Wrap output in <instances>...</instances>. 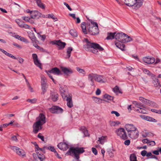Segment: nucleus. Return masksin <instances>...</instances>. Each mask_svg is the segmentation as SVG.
<instances>
[{"label": "nucleus", "mask_w": 161, "mask_h": 161, "mask_svg": "<svg viewBox=\"0 0 161 161\" xmlns=\"http://www.w3.org/2000/svg\"><path fill=\"white\" fill-rule=\"evenodd\" d=\"M29 36L32 41H35L36 40V37L33 33L30 34Z\"/></svg>", "instance_id": "09e8293b"}, {"label": "nucleus", "mask_w": 161, "mask_h": 161, "mask_svg": "<svg viewBox=\"0 0 161 161\" xmlns=\"http://www.w3.org/2000/svg\"><path fill=\"white\" fill-rule=\"evenodd\" d=\"M5 55L8 57H11V58H13L14 59H17V58L16 57H14V56L13 55L11 54L8 53V52H7V53H6Z\"/></svg>", "instance_id": "5fc2aeb1"}, {"label": "nucleus", "mask_w": 161, "mask_h": 161, "mask_svg": "<svg viewBox=\"0 0 161 161\" xmlns=\"http://www.w3.org/2000/svg\"><path fill=\"white\" fill-rule=\"evenodd\" d=\"M113 90L117 94H118V93H122L121 91H119L118 86H116L115 87L113 88Z\"/></svg>", "instance_id": "37998d69"}, {"label": "nucleus", "mask_w": 161, "mask_h": 161, "mask_svg": "<svg viewBox=\"0 0 161 161\" xmlns=\"http://www.w3.org/2000/svg\"><path fill=\"white\" fill-rule=\"evenodd\" d=\"M51 43L53 45H58L59 49H64L66 45L65 42H62L60 40L53 41L51 42Z\"/></svg>", "instance_id": "f8f14e48"}, {"label": "nucleus", "mask_w": 161, "mask_h": 161, "mask_svg": "<svg viewBox=\"0 0 161 161\" xmlns=\"http://www.w3.org/2000/svg\"><path fill=\"white\" fill-rule=\"evenodd\" d=\"M10 148L15 152L17 154L22 157H24L25 156V151L22 149L15 146H10Z\"/></svg>", "instance_id": "0eeeda50"}, {"label": "nucleus", "mask_w": 161, "mask_h": 161, "mask_svg": "<svg viewBox=\"0 0 161 161\" xmlns=\"http://www.w3.org/2000/svg\"><path fill=\"white\" fill-rule=\"evenodd\" d=\"M41 83L42 84L44 85V84H47L46 81V78L44 76L42 75L41 77Z\"/></svg>", "instance_id": "c03bdc74"}, {"label": "nucleus", "mask_w": 161, "mask_h": 161, "mask_svg": "<svg viewBox=\"0 0 161 161\" xmlns=\"http://www.w3.org/2000/svg\"><path fill=\"white\" fill-rule=\"evenodd\" d=\"M84 152L85 150L83 147H71L67 152L66 154L70 155L72 153L76 159H79L80 158L79 155Z\"/></svg>", "instance_id": "f03ea898"}, {"label": "nucleus", "mask_w": 161, "mask_h": 161, "mask_svg": "<svg viewBox=\"0 0 161 161\" xmlns=\"http://www.w3.org/2000/svg\"><path fill=\"white\" fill-rule=\"evenodd\" d=\"M35 1L37 6L43 9L45 8V6L44 4L42 2L41 0H35Z\"/></svg>", "instance_id": "7c9ffc66"}, {"label": "nucleus", "mask_w": 161, "mask_h": 161, "mask_svg": "<svg viewBox=\"0 0 161 161\" xmlns=\"http://www.w3.org/2000/svg\"><path fill=\"white\" fill-rule=\"evenodd\" d=\"M42 125L39 121H36L33 125V132L35 134L37 133L40 130L42 129Z\"/></svg>", "instance_id": "1a4fd4ad"}, {"label": "nucleus", "mask_w": 161, "mask_h": 161, "mask_svg": "<svg viewBox=\"0 0 161 161\" xmlns=\"http://www.w3.org/2000/svg\"><path fill=\"white\" fill-rule=\"evenodd\" d=\"M22 19L26 22H29L30 19V18L29 17L23 16L22 17Z\"/></svg>", "instance_id": "6e6d98bb"}, {"label": "nucleus", "mask_w": 161, "mask_h": 161, "mask_svg": "<svg viewBox=\"0 0 161 161\" xmlns=\"http://www.w3.org/2000/svg\"><path fill=\"white\" fill-rule=\"evenodd\" d=\"M65 99L67 102V106L69 108H72L73 106L72 95H69V96L66 97Z\"/></svg>", "instance_id": "b1692460"}, {"label": "nucleus", "mask_w": 161, "mask_h": 161, "mask_svg": "<svg viewBox=\"0 0 161 161\" xmlns=\"http://www.w3.org/2000/svg\"><path fill=\"white\" fill-rule=\"evenodd\" d=\"M38 138H40L42 141H44V137L42 136L41 134L39 133L37 136Z\"/></svg>", "instance_id": "bf43d9fd"}, {"label": "nucleus", "mask_w": 161, "mask_h": 161, "mask_svg": "<svg viewBox=\"0 0 161 161\" xmlns=\"http://www.w3.org/2000/svg\"><path fill=\"white\" fill-rule=\"evenodd\" d=\"M130 143V141L129 140H126L124 142V144L128 146Z\"/></svg>", "instance_id": "0e129e2a"}, {"label": "nucleus", "mask_w": 161, "mask_h": 161, "mask_svg": "<svg viewBox=\"0 0 161 161\" xmlns=\"http://www.w3.org/2000/svg\"><path fill=\"white\" fill-rule=\"evenodd\" d=\"M129 136L133 139L137 138L139 136V131L137 128L133 131H131L128 133Z\"/></svg>", "instance_id": "4468645a"}, {"label": "nucleus", "mask_w": 161, "mask_h": 161, "mask_svg": "<svg viewBox=\"0 0 161 161\" xmlns=\"http://www.w3.org/2000/svg\"><path fill=\"white\" fill-rule=\"evenodd\" d=\"M58 147L61 150H66L68 148V145L65 142H60L57 145Z\"/></svg>", "instance_id": "6ab92c4d"}, {"label": "nucleus", "mask_w": 161, "mask_h": 161, "mask_svg": "<svg viewBox=\"0 0 161 161\" xmlns=\"http://www.w3.org/2000/svg\"><path fill=\"white\" fill-rule=\"evenodd\" d=\"M82 131L84 133L85 136H89V134L88 132V131L86 129V127L84 126L81 128Z\"/></svg>", "instance_id": "c9c22d12"}, {"label": "nucleus", "mask_w": 161, "mask_h": 161, "mask_svg": "<svg viewBox=\"0 0 161 161\" xmlns=\"http://www.w3.org/2000/svg\"><path fill=\"white\" fill-rule=\"evenodd\" d=\"M115 44L116 47L120 49L122 51H125V45L123 43L118 41H115Z\"/></svg>", "instance_id": "a878e982"}, {"label": "nucleus", "mask_w": 161, "mask_h": 161, "mask_svg": "<svg viewBox=\"0 0 161 161\" xmlns=\"http://www.w3.org/2000/svg\"><path fill=\"white\" fill-rule=\"evenodd\" d=\"M151 111L152 112L161 114V110H157L154 109H151Z\"/></svg>", "instance_id": "3c124183"}, {"label": "nucleus", "mask_w": 161, "mask_h": 161, "mask_svg": "<svg viewBox=\"0 0 161 161\" xmlns=\"http://www.w3.org/2000/svg\"><path fill=\"white\" fill-rule=\"evenodd\" d=\"M88 80L91 82V85L94 86V87L95 86L94 79L99 83H104L106 82L105 78L103 76L96 74L90 73L88 75Z\"/></svg>", "instance_id": "f257e3e1"}, {"label": "nucleus", "mask_w": 161, "mask_h": 161, "mask_svg": "<svg viewBox=\"0 0 161 161\" xmlns=\"http://www.w3.org/2000/svg\"><path fill=\"white\" fill-rule=\"evenodd\" d=\"M15 21L19 26L21 28L26 29H31V27L29 25L25 24L23 22L20 20V19H16L15 20Z\"/></svg>", "instance_id": "2eb2a0df"}, {"label": "nucleus", "mask_w": 161, "mask_h": 161, "mask_svg": "<svg viewBox=\"0 0 161 161\" xmlns=\"http://www.w3.org/2000/svg\"><path fill=\"white\" fill-rule=\"evenodd\" d=\"M48 18H51L52 19H56V20H55V21H56L57 20V18L55 17V16H54V15L52 14H48Z\"/></svg>", "instance_id": "603ef678"}, {"label": "nucleus", "mask_w": 161, "mask_h": 161, "mask_svg": "<svg viewBox=\"0 0 161 161\" xmlns=\"http://www.w3.org/2000/svg\"><path fill=\"white\" fill-rule=\"evenodd\" d=\"M138 113H141L143 114H146L147 113V111L145 109L143 108H141L140 109H138L135 110Z\"/></svg>", "instance_id": "4c0bfd02"}, {"label": "nucleus", "mask_w": 161, "mask_h": 161, "mask_svg": "<svg viewBox=\"0 0 161 161\" xmlns=\"http://www.w3.org/2000/svg\"><path fill=\"white\" fill-rule=\"evenodd\" d=\"M111 113L112 114H115L117 117H119L120 115L119 113L117 111H111Z\"/></svg>", "instance_id": "680f3d73"}, {"label": "nucleus", "mask_w": 161, "mask_h": 161, "mask_svg": "<svg viewBox=\"0 0 161 161\" xmlns=\"http://www.w3.org/2000/svg\"><path fill=\"white\" fill-rule=\"evenodd\" d=\"M47 149L51 150L52 152H53L54 153L56 152V150L54 149V147L52 146H49L48 147H47Z\"/></svg>", "instance_id": "864d4df0"}, {"label": "nucleus", "mask_w": 161, "mask_h": 161, "mask_svg": "<svg viewBox=\"0 0 161 161\" xmlns=\"http://www.w3.org/2000/svg\"><path fill=\"white\" fill-rule=\"evenodd\" d=\"M60 68L64 73L67 75H69L72 74L73 72V70L69 68H67L64 67H61Z\"/></svg>", "instance_id": "a211bd4d"}, {"label": "nucleus", "mask_w": 161, "mask_h": 161, "mask_svg": "<svg viewBox=\"0 0 161 161\" xmlns=\"http://www.w3.org/2000/svg\"><path fill=\"white\" fill-rule=\"evenodd\" d=\"M73 50L72 47H69L68 48L67 53V56L68 57V58H69L70 56V54L71 51Z\"/></svg>", "instance_id": "a18cd8bd"}, {"label": "nucleus", "mask_w": 161, "mask_h": 161, "mask_svg": "<svg viewBox=\"0 0 161 161\" xmlns=\"http://www.w3.org/2000/svg\"><path fill=\"white\" fill-rule=\"evenodd\" d=\"M64 4L65 6H66L70 11H71L72 10L71 8L70 7L68 4H67V3H66V2H64Z\"/></svg>", "instance_id": "69168bd1"}, {"label": "nucleus", "mask_w": 161, "mask_h": 161, "mask_svg": "<svg viewBox=\"0 0 161 161\" xmlns=\"http://www.w3.org/2000/svg\"><path fill=\"white\" fill-rule=\"evenodd\" d=\"M125 3L129 6H134V8L137 9L142 5L143 0H125Z\"/></svg>", "instance_id": "7ed1b4c3"}, {"label": "nucleus", "mask_w": 161, "mask_h": 161, "mask_svg": "<svg viewBox=\"0 0 161 161\" xmlns=\"http://www.w3.org/2000/svg\"><path fill=\"white\" fill-rule=\"evenodd\" d=\"M31 15V19H35L39 18L41 16V14L37 11H33Z\"/></svg>", "instance_id": "412c9836"}, {"label": "nucleus", "mask_w": 161, "mask_h": 161, "mask_svg": "<svg viewBox=\"0 0 161 161\" xmlns=\"http://www.w3.org/2000/svg\"><path fill=\"white\" fill-rule=\"evenodd\" d=\"M26 101L31 103H35L37 102V99L35 98L32 99H28Z\"/></svg>", "instance_id": "de8ad7c7"}, {"label": "nucleus", "mask_w": 161, "mask_h": 161, "mask_svg": "<svg viewBox=\"0 0 161 161\" xmlns=\"http://www.w3.org/2000/svg\"><path fill=\"white\" fill-rule=\"evenodd\" d=\"M101 93V90L97 88L96 92V94L97 95H99Z\"/></svg>", "instance_id": "338daca9"}, {"label": "nucleus", "mask_w": 161, "mask_h": 161, "mask_svg": "<svg viewBox=\"0 0 161 161\" xmlns=\"http://www.w3.org/2000/svg\"><path fill=\"white\" fill-rule=\"evenodd\" d=\"M115 32L112 33L111 32H108L107 33L108 36L106 39L107 40H112L114 38L115 36Z\"/></svg>", "instance_id": "c85d7f7f"}, {"label": "nucleus", "mask_w": 161, "mask_h": 161, "mask_svg": "<svg viewBox=\"0 0 161 161\" xmlns=\"http://www.w3.org/2000/svg\"><path fill=\"white\" fill-rule=\"evenodd\" d=\"M48 86V85L47 83L44 84V85H41L42 89V92L41 93L42 94H44L46 92L47 88Z\"/></svg>", "instance_id": "2f4dec72"}, {"label": "nucleus", "mask_w": 161, "mask_h": 161, "mask_svg": "<svg viewBox=\"0 0 161 161\" xmlns=\"http://www.w3.org/2000/svg\"><path fill=\"white\" fill-rule=\"evenodd\" d=\"M76 70L78 72H79L80 73H82V74H85V70L83 69H80L79 67H77Z\"/></svg>", "instance_id": "8fccbe9b"}, {"label": "nucleus", "mask_w": 161, "mask_h": 161, "mask_svg": "<svg viewBox=\"0 0 161 161\" xmlns=\"http://www.w3.org/2000/svg\"><path fill=\"white\" fill-rule=\"evenodd\" d=\"M48 72L50 73H53L57 75H59L62 74L60 70L57 67L52 68L51 70H48Z\"/></svg>", "instance_id": "5701e85b"}, {"label": "nucleus", "mask_w": 161, "mask_h": 161, "mask_svg": "<svg viewBox=\"0 0 161 161\" xmlns=\"http://www.w3.org/2000/svg\"><path fill=\"white\" fill-rule=\"evenodd\" d=\"M130 161H137L136 157L134 154H131L130 157Z\"/></svg>", "instance_id": "79ce46f5"}, {"label": "nucleus", "mask_w": 161, "mask_h": 161, "mask_svg": "<svg viewBox=\"0 0 161 161\" xmlns=\"http://www.w3.org/2000/svg\"><path fill=\"white\" fill-rule=\"evenodd\" d=\"M45 119V115L42 113H41L39 116L36 118V121H39L43 125L46 122Z\"/></svg>", "instance_id": "f3484780"}, {"label": "nucleus", "mask_w": 161, "mask_h": 161, "mask_svg": "<svg viewBox=\"0 0 161 161\" xmlns=\"http://www.w3.org/2000/svg\"><path fill=\"white\" fill-rule=\"evenodd\" d=\"M58 95L57 93L52 92L50 93V97L52 100L54 102H56L58 100Z\"/></svg>", "instance_id": "bb28decb"}, {"label": "nucleus", "mask_w": 161, "mask_h": 161, "mask_svg": "<svg viewBox=\"0 0 161 161\" xmlns=\"http://www.w3.org/2000/svg\"><path fill=\"white\" fill-rule=\"evenodd\" d=\"M106 136H102L98 138V141L101 144H103L104 142Z\"/></svg>", "instance_id": "ea45409f"}, {"label": "nucleus", "mask_w": 161, "mask_h": 161, "mask_svg": "<svg viewBox=\"0 0 161 161\" xmlns=\"http://www.w3.org/2000/svg\"><path fill=\"white\" fill-rule=\"evenodd\" d=\"M125 127L128 133L131 131H133V130L136 129V128H137L133 124H126L125 126Z\"/></svg>", "instance_id": "aec40b11"}, {"label": "nucleus", "mask_w": 161, "mask_h": 161, "mask_svg": "<svg viewBox=\"0 0 161 161\" xmlns=\"http://www.w3.org/2000/svg\"><path fill=\"white\" fill-rule=\"evenodd\" d=\"M147 151L146 150H144L141 152V154L143 157L146 156Z\"/></svg>", "instance_id": "e2e57ef3"}, {"label": "nucleus", "mask_w": 161, "mask_h": 161, "mask_svg": "<svg viewBox=\"0 0 161 161\" xmlns=\"http://www.w3.org/2000/svg\"><path fill=\"white\" fill-rule=\"evenodd\" d=\"M92 150L93 153L95 155H96L97 154V149L94 147H92Z\"/></svg>", "instance_id": "052dcab7"}, {"label": "nucleus", "mask_w": 161, "mask_h": 161, "mask_svg": "<svg viewBox=\"0 0 161 161\" xmlns=\"http://www.w3.org/2000/svg\"><path fill=\"white\" fill-rule=\"evenodd\" d=\"M86 25V24L85 22H83L81 24V27L82 29V31L85 34H87Z\"/></svg>", "instance_id": "473e14b6"}, {"label": "nucleus", "mask_w": 161, "mask_h": 161, "mask_svg": "<svg viewBox=\"0 0 161 161\" xmlns=\"http://www.w3.org/2000/svg\"><path fill=\"white\" fill-rule=\"evenodd\" d=\"M140 116L143 119H144L147 121L154 122H157V121L156 119L152 117H151L149 116L143 115H140Z\"/></svg>", "instance_id": "393cba45"}, {"label": "nucleus", "mask_w": 161, "mask_h": 161, "mask_svg": "<svg viewBox=\"0 0 161 161\" xmlns=\"http://www.w3.org/2000/svg\"><path fill=\"white\" fill-rule=\"evenodd\" d=\"M37 154V157L40 160V161H43L45 159V157L43 154H39V153Z\"/></svg>", "instance_id": "a19ab883"}, {"label": "nucleus", "mask_w": 161, "mask_h": 161, "mask_svg": "<svg viewBox=\"0 0 161 161\" xmlns=\"http://www.w3.org/2000/svg\"><path fill=\"white\" fill-rule=\"evenodd\" d=\"M69 34L73 37H76L77 36V33L75 30L71 29L69 32Z\"/></svg>", "instance_id": "f704fd0d"}, {"label": "nucleus", "mask_w": 161, "mask_h": 161, "mask_svg": "<svg viewBox=\"0 0 161 161\" xmlns=\"http://www.w3.org/2000/svg\"><path fill=\"white\" fill-rule=\"evenodd\" d=\"M21 41H22L24 42L25 43H27L28 42V41L27 39H26L25 38H24V37H22L21 36H20V38L19 39V40Z\"/></svg>", "instance_id": "4d7b16f0"}, {"label": "nucleus", "mask_w": 161, "mask_h": 161, "mask_svg": "<svg viewBox=\"0 0 161 161\" xmlns=\"http://www.w3.org/2000/svg\"><path fill=\"white\" fill-rule=\"evenodd\" d=\"M91 22L93 26H90L88 28L87 30L88 32L92 35H95L98 34L99 33V29L97 23L95 22H92V21Z\"/></svg>", "instance_id": "39448f33"}, {"label": "nucleus", "mask_w": 161, "mask_h": 161, "mask_svg": "<svg viewBox=\"0 0 161 161\" xmlns=\"http://www.w3.org/2000/svg\"><path fill=\"white\" fill-rule=\"evenodd\" d=\"M134 103H135V106L136 107L139 108V109H140L141 108H144L145 107L141 103H138L136 101L134 102Z\"/></svg>", "instance_id": "e433bc0d"}, {"label": "nucleus", "mask_w": 161, "mask_h": 161, "mask_svg": "<svg viewBox=\"0 0 161 161\" xmlns=\"http://www.w3.org/2000/svg\"><path fill=\"white\" fill-rule=\"evenodd\" d=\"M139 99L143 103L148 106L151 107H153L155 106V105L156 103L154 102H152L150 100L145 99L142 97H140L139 98Z\"/></svg>", "instance_id": "9b49d317"}, {"label": "nucleus", "mask_w": 161, "mask_h": 161, "mask_svg": "<svg viewBox=\"0 0 161 161\" xmlns=\"http://www.w3.org/2000/svg\"><path fill=\"white\" fill-rule=\"evenodd\" d=\"M143 61L146 63L150 64L154 63L155 62V59L153 58L145 57L143 58Z\"/></svg>", "instance_id": "4be33fe9"}, {"label": "nucleus", "mask_w": 161, "mask_h": 161, "mask_svg": "<svg viewBox=\"0 0 161 161\" xmlns=\"http://www.w3.org/2000/svg\"><path fill=\"white\" fill-rule=\"evenodd\" d=\"M143 72L145 74H147L148 75H152V76L153 77L154 76L153 74H152L147 69H143Z\"/></svg>", "instance_id": "49530a36"}, {"label": "nucleus", "mask_w": 161, "mask_h": 161, "mask_svg": "<svg viewBox=\"0 0 161 161\" xmlns=\"http://www.w3.org/2000/svg\"><path fill=\"white\" fill-rule=\"evenodd\" d=\"M103 98L107 99L108 100H112L113 99L114 97L107 94H105L103 95Z\"/></svg>", "instance_id": "58836bf2"}, {"label": "nucleus", "mask_w": 161, "mask_h": 161, "mask_svg": "<svg viewBox=\"0 0 161 161\" xmlns=\"http://www.w3.org/2000/svg\"><path fill=\"white\" fill-rule=\"evenodd\" d=\"M115 132L117 135L120 136V138L123 140H125L128 138L127 136L125 129L122 128H120L115 131Z\"/></svg>", "instance_id": "423d86ee"}, {"label": "nucleus", "mask_w": 161, "mask_h": 161, "mask_svg": "<svg viewBox=\"0 0 161 161\" xmlns=\"http://www.w3.org/2000/svg\"><path fill=\"white\" fill-rule=\"evenodd\" d=\"M153 83L157 89H159L161 87L160 83L158 82V80L157 79H155L153 81Z\"/></svg>", "instance_id": "cd10ccee"}, {"label": "nucleus", "mask_w": 161, "mask_h": 161, "mask_svg": "<svg viewBox=\"0 0 161 161\" xmlns=\"http://www.w3.org/2000/svg\"><path fill=\"white\" fill-rule=\"evenodd\" d=\"M132 38L130 36H128L127 35L126 36H125V38L124 39V41L123 43H126L129 42L131 41H132Z\"/></svg>", "instance_id": "72a5a7b5"}, {"label": "nucleus", "mask_w": 161, "mask_h": 161, "mask_svg": "<svg viewBox=\"0 0 161 161\" xmlns=\"http://www.w3.org/2000/svg\"><path fill=\"white\" fill-rule=\"evenodd\" d=\"M49 110L53 113H62L63 111L62 108L58 106H53L49 108Z\"/></svg>", "instance_id": "ddd939ff"}, {"label": "nucleus", "mask_w": 161, "mask_h": 161, "mask_svg": "<svg viewBox=\"0 0 161 161\" xmlns=\"http://www.w3.org/2000/svg\"><path fill=\"white\" fill-rule=\"evenodd\" d=\"M93 49L91 50V51H92V52L96 54H97L98 53V51L97 50H98L97 48H92Z\"/></svg>", "instance_id": "13d9d810"}, {"label": "nucleus", "mask_w": 161, "mask_h": 161, "mask_svg": "<svg viewBox=\"0 0 161 161\" xmlns=\"http://www.w3.org/2000/svg\"><path fill=\"white\" fill-rule=\"evenodd\" d=\"M92 98L93 99V100L97 104H100L102 103V101H107L104 100H103L102 99H101L99 98H98L97 97H93Z\"/></svg>", "instance_id": "c756f323"}, {"label": "nucleus", "mask_w": 161, "mask_h": 161, "mask_svg": "<svg viewBox=\"0 0 161 161\" xmlns=\"http://www.w3.org/2000/svg\"><path fill=\"white\" fill-rule=\"evenodd\" d=\"M126 36V34L124 33H118L115 36L114 38L117 40L116 41L123 43L125 36Z\"/></svg>", "instance_id": "9d476101"}, {"label": "nucleus", "mask_w": 161, "mask_h": 161, "mask_svg": "<svg viewBox=\"0 0 161 161\" xmlns=\"http://www.w3.org/2000/svg\"><path fill=\"white\" fill-rule=\"evenodd\" d=\"M149 143L150 145H151L152 146H154L155 145V143L154 141H149Z\"/></svg>", "instance_id": "774afa93"}, {"label": "nucleus", "mask_w": 161, "mask_h": 161, "mask_svg": "<svg viewBox=\"0 0 161 161\" xmlns=\"http://www.w3.org/2000/svg\"><path fill=\"white\" fill-rule=\"evenodd\" d=\"M34 62L35 64L37 67L42 69L41 64L39 60L38 59V57L36 54L33 53L32 55Z\"/></svg>", "instance_id": "dca6fc26"}, {"label": "nucleus", "mask_w": 161, "mask_h": 161, "mask_svg": "<svg viewBox=\"0 0 161 161\" xmlns=\"http://www.w3.org/2000/svg\"><path fill=\"white\" fill-rule=\"evenodd\" d=\"M85 41L86 44L84 45V48L86 50H89L91 48H97L100 51H102L104 49L99 44L91 42L87 39H85Z\"/></svg>", "instance_id": "20e7f679"}, {"label": "nucleus", "mask_w": 161, "mask_h": 161, "mask_svg": "<svg viewBox=\"0 0 161 161\" xmlns=\"http://www.w3.org/2000/svg\"><path fill=\"white\" fill-rule=\"evenodd\" d=\"M59 91L61 96L64 99H65L66 98L68 97L69 95H72L69 93L67 87L65 86H64L63 87L60 86Z\"/></svg>", "instance_id": "6e6552de"}]
</instances>
